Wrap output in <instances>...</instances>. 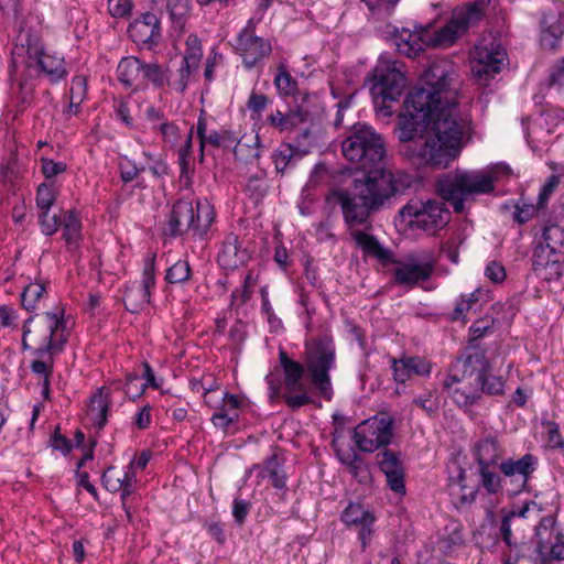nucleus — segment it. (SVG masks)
<instances>
[{"label":"nucleus","instance_id":"1","mask_svg":"<svg viewBox=\"0 0 564 564\" xmlns=\"http://www.w3.org/2000/svg\"><path fill=\"white\" fill-rule=\"evenodd\" d=\"M455 75L449 61H433L424 72L423 85L404 100L398 139L401 153L417 165L446 169L465 147L469 120L457 108Z\"/></svg>","mask_w":564,"mask_h":564},{"label":"nucleus","instance_id":"2","mask_svg":"<svg viewBox=\"0 0 564 564\" xmlns=\"http://www.w3.org/2000/svg\"><path fill=\"white\" fill-rule=\"evenodd\" d=\"M400 193V176L390 169L376 167L354 177L348 187L333 189L328 200H334L340 207L344 223L356 246L369 257L388 261L391 251L382 247L375 236L358 227L370 229L371 215L390 208Z\"/></svg>","mask_w":564,"mask_h":564},{"label":"nucleus","instance_id":"3","mask_svg":"<svg viewBox=\"0 0 564 564\" xmlns=\"http://www.w3.org/2000/svg\"><path fill=\"white\" fill-rule=\"evenodd\" d=\"M68 337L63 311L35 314L23 324L21 348L32 357L30 369L40 380L45 400L51 399L55 359L64 351Z\"/></svg>","mask_w":564,"mask_h":564},{"label":"nucleus","instance_id":"4","mask_svg":"<svg viewBox=\"0 0 564 564\" xmlns=\"http://www.w3.org/2000/svg\"><path fill=\"white\" fill-rule=\"evenodd\" d=\"M485 9L484 0L457 7L453 10L448 22L433 32L422 26L414 31L395 30L392 34L393 44L400 54L408 57L416 56L424 46L449 47L482 20Z\"/></svg>","mask_w":564,"mask_h":564},{"label":"nucleus","instance_id":"5","mask_svg":"<svg viewBox=\"0 0 564 564\" xmlns=\"http://www.w3.org/2000/svg\"><path fill=\"white\" fill-rule=\"evenodd\" d=\"M279 359L284 373L283 381L274 373H270L265 377L270 402L274 403L283 399L286 405L292 410L312 403L313 398L308 394L307 388L302 381L304 366L289 358L284 350H280Z\"/></svg>","mask_w":564,"mask_h":564},{"label":"nucleus","instance_id":"6","mask_svg":"<svg viewBox=\"0 0 564 564\" xmlns=\"http://www.w3.org/2000/svg\"><path fill=\"white\" fill-rule=\"evenodd\" d=\"M496 177L488 171H457L438 183V192L456 213H463L469 196L489 194Z\"/></svg>","mask_w":564,"mask_h":564},{"label":"nucleus","instance_id":"7","mask_svg":"<svg viewBox=\"0 0 564 564\" xmlns=\"http://www.w3.org/2000/svg\"><path fill=\"white\" fill-rule=\"evenodd\" d=\"M23 63L26 67H37L52 84L63 80L68 74L64 57L47 52L36 36H28L25 43L22 42L12 51V67L15 73Z\"/></svg>","mask_w":564,"mask_h":564},{"label":"nucleus","instance_id":"8","mask_svg":"<svg viewBox=\"0 0 564 564\" xmlns=\"http://www.w3.org/2000/svg\"><path fill=\"white\" fill-rule=\"evenodd\" d=\"M343 155L361 169L372 167L386 155L384 142L370 126L355 124L341 142Z\"/></svg>","mask_w":564,"mask_h":564},{"label":"nucleus","instance_id":"9","mask_svg":"<svg viewBox=\"0 0 564 564\" xmlns=\"http://www.w3.org/2000/svg\"><path fill=\"white\" fill-rule=\"evenodd\" d=\"M398 218L404 227L434 235L449 223L451 213L442 200L412 198L399 210Z\"/></svg>","mask_w":564,"mask_h":564},{"label":"nucleus","instance_id":"10","mask_svg":"<svg viewBox=\"0 0 564 564\" xmlns=\"http://www.w3.org/2000/svg\"><path fill=\"white\" fill-rule=\"evenodd\" d=\"M402 67V63L380 56L371 73L370 80L372 85L370 91L373 101L376 106L381 102V109H384L387 115L391 111L384 104L398 100L406 87V78Z\"/></svg>","mask_w":564,"mask_h":564},{"label":"nucleus","instance_id":"11","mask_svg":"<svg viewBox=\"0 0 564 564\" xmlns=\"http://www.w3.org/2000/svg\"><path fill=\"white\" fill-rule=\"evenodd\" d=\"M305 368L312 384L319 393L330 399L332 383L329 370L335 365V345L330 338L322 337L306 345Z\"/></svg>","mask_w":564,"mask_h":564},{"label":"nucleus","instance_id":"12","mask_svg":"<svg viewBox=\"0 0 564 564\" xmlns=\"http://www.w3.org/2000/svg\"><path fill=\"white\" fill-rule=\"evenodd\" d=\"M530 503L510 511L502 510L503 513L499 527V533L510 552H516V562L525 556V549L529 544V531L531 523L528 521Z\"/></svg>","mask_w":564,"mask_h":564},{"label":"nucleus","instance_id":"13","mask_svg":"<svg viewBox=\"0 0 564 564\" xmlns=\"http://www.w3.org/2000/svg\"><path fill=\"white\" fill-rule=\"evenodd\" d=\"M259 22V19H249L236 37L235 51L242 58V63L248 69L258 65L272 52L270 40L256 34Z\"/></svg>","mask_w":564,"mask_h":564},{"label":"nucleus","instance_id":"14","mask_svg":"<svg viewBox=\"0 0 564 564\" xmlns=\"http://www.w3.org/2000/svg\"><path fill=\"white\" fill-rule=\"evenodd\" d=\"M470 68L473 75L479 80L494 78L505 64L506 50L495 40H482L477 43L470 53Z\"/></svg>","mask_w":564,"mask_h":564},{"label":"nucleus","instance_id":"15","mask_svg":"<svg viewBox=\"0 0 564 564\" xmlns=\"http://www.w3.org/2000/svg\"><path fill=\"white\" fill-rule=\"evenodd\" d=\"M392 435V421L387 416H372L359 423L354 430L356 446L366 453H373L387 446Z\"/></svg>","mask_w":564,"mask_h":564},{"label":"nucleus","instance_id":"16","mask_svg":"<svg viewBox=\"0 0 564 564\" xmlns=\"http://www.w3.org/2000/svg\"><path fill=\"white\" fill-rule=\"evenodd\" d=\"M535 552L542 564L564 560V534L556 527L552 516L540 520L535 527Z\"/></svg>","mask_w":564,"mask_h":564},{"label":"nucleus","instance_id":"17","mask_svg":"<svg viewBox=\"0 0 564 564\" xmlns=\"http://www.w3.org/2000/svg\"><path fill=\"white\" fill-rule=\"evenodd\" d=\"M479 380L480 375L477 378H468L449 370L443 388L457 406L466 409L477 404L481 399Z\"/></svg>","mask_w":564,"mask_h":564},{"label":"nucleus","instance_id":"18","mask_svg":"<svg viewBox=\"0 0 564 564\" xmlns=\"http://www.w3.org/2000/svg\"><path fill=\"white\" fill-rule=\"evenodd\" d=\"M434 259L430 254L409 256L399 262L393 271L394 282L399 285L414 286L430 279L434 271Z\"/></svg>","mask_w":564,"mask_h":564},{"label":"nucleus","instance_id":"19","mask_svg":"<svg viewBox=\"0 0 564 564\" xmlns=\"http://www.w3.org/2000/svg\"><path fill=\"white\" fill-rule=\"evenodd\" d=\"M539 459L532 454H524L518 459L508 458L499 464V469L513 486V494L527 489L528 482L538 468Z\"/></svg>","mask_w":564,"mask_h":564},{"label":"nucleus","instance_id":"20","mask_svg":"<svg viewBox=\"0 0 564 564\" xmlns=\"http://www.w3.org/2000/svg\"><path fill=\"white\" fill-rule=\"evenodd\" d=\"M155 284V257H148L144 260L142 283L139 288H130L124 292L123 301L126 307L132 312H139L145 304L150 303L151 289Z\"/></svg>","mask_w":564,"mask_h":564},{"label":"nucleus","instance_id":"21","mask_svg":"<svg viewBox=\"0 0 564 564\" xmlns=\"http://www.w3.org/2000/svg\"><path fill=\"white\" fill-rule=\"evenodd\" d=\"M380 470L386 475L389 488L399 495L405 494L404 466L399 453L384 449L377 455Z\"/></svg>","mask_w":564,"mask_h":564},{"label":"nucleus","instance_id":"22","mask_svg":"<svg viewBox=\"0 0 564 564\" xmlns=\"http://www.w3.org/2000/svg\"><path fill=\"white\" fill-rule=\"evenodd\" d=\"M431 370V362L419 356H403L399 359H392L393 379L398 383H405L413 376L429 377Z\"/></svg>","mask_w":564,"mask_h":564},{"label":"nucleus","instance_id":"23","mask_svg":"<svg viewBox=\"0 0 564 564\" xmlns=\"http://www.w3.org/2000/svg\"><path fill=\"white\" fill-rule=\"evenodd\" d=\"M449 370L468 378H477L480 375L481 379L482 373L490 371V364L485 350L471 348L457 358Z\"/></svg>","mask_w":564,"mask_h":564},{"label":"nucleus","instance_id":"24","mask_svg":"<svg viewBox=\"0 0 564 564\" xmlns=\"http://www.w3.org/2000/svg\"><path fill=\"white\" fill-rule=\"evenodd\" d=\"M104 487L110 492L121 491V499H126L133 494L137 482V476L132 470L118 469L113 466L108 467L101 476Z\"/></svg>","mask_w":564,"mask_h":564},{"label":"nucleus","instance_id":"25","mask_svg":"<svg viewBox=\"0 0 564 564\" xmlns=\"http://www.w3.org/2000/svg\"><path fill=\"white\" fill-rule=\"evenodd\" d=\"M196 134L199 139V148L202 152L206 145L214 148H231L237 141V137L227 129L208 130L207 119L204 111L198 117Z\"/></svg>","mask_w":564,"mask_h":564},{"label":"nucleus","instance_id":"26","mask_svg":"<svg viewBox=\"0 0 564 564\" xmlns=\"http://www.w3.org/2000/svg\"><path fill=\"white\" fill-rule=\"evenodd\" d=\"M241 399L236 394L221 392V401L210 417L216 429L226 432L239 419Z\"/></svg>","mask_w":564,"mask_h":564},{"label":"nucleus","instance_id":"27","mask_svg":"<svg viewBox=\"0 0 564 564\" xmlns=\"http://www.w3.org/2000/svg\"><path fill=\"white\" fill-rule=\"evenodd\" d=\"M129 36L138 44L155 43L160 37V20L152 12H145L128 28Z\"/></svg>","mask_w":564,"mask_h":564},{"label":"nucleus","instance_id":"28","mask_svg":"<svg viewBox=\"0 0 564 564\" xmlns=\"http://www.w3.org/2000/svg\"><path fill=\"white\" fill-rule=\"evenodd\" d=\"M248 259V251L240 246L238 236L235 234L227 235L217 257L219 265L227 270H234L242 265Z\"/></svg>","mask_w":564,"mask_h":564},{"label":"nucleus","instance_id":"29","mask_svg":"<svg viewBox=\"0 0 564 564\" xmlns=\"http://www.w3.org/2000/svg\"><path fill=\"white\" fill-rule=\"evenodd\" d=\"M169 231L172 236L182 235L187 230L193 231L194 206L185 199L177 200L169 218Z\"/></svg>","mask_w":564,"mask_h":564},{"label":"nucleus","instance_id":"30","mask_svg":"<svg viewBox=\"0 0 564 564\" xmlns=\"http://www.w3.org/2000/svg\"><path fill=\"white\" fill-rule=\"evenodd\" d=\"M111 403L110 392L107 388H100L89 400L87 416L98 429H102L107 423V414Z\"/></svg>","mask_w":564,"mask_h":564},{"label":"nucleus","instance_id":"31","mask_svg":"<svg viewBox=\"0 0 564 564\" xmlns=\"http://www.w3.org/2000/svg\"><path fill=\"white\" fill-rule=\"evenodd\" d=\"M477 466H499L501 447L494 437H486L478 441L473 448Z\"/></svg>","mask_w":564,"mask_h":564},{"label":"nucleus","instance_id":"32","mask_svg":"<svg viewBox=\"0 0 564 564\" xmlns=\"http://www.w3.org/2000/svg\"><path fill=\"white\" fill-rule=\"evenodd\" d=\"M143 62L134 56L122 58L117 67V75L123 85L141 86L142 85Z\"/></svg>","mask_w":564,"mask_h":564},{"label":"nucleus","instance_id":"33","mask_svg":"<svg viewBox=\"0 0 564 564\" xmlns=\"http://www.w3.org/2000/svg\"><path fill=\"white\" fill-rule=\"evenodd\" d=\"M234 154L237 160L252 163L260 156V141L258 134H245L234 145Z\"/></svg>","mask_w":564,"mask_h":564},{"label":"nucleus","instance_id":"34","mask_svg":"<svg viewBox=\"0 0 564 564\" xmlns=\"http://www.w3.org/2000/svg\"><path fill=\"white\" fill-rule=\"evenodd\" d=\"M465 481L466 471L465 469L459 468L457 477L452 479L448 484V490L455 502H459L460 505H470L476 499L477 490L468 488Z\"/></svg>","mask_w":564,"mask_h":564},{"label":"nucleus","instance_id":"35","mask_svg":"<svg viewBox=\"0 0 564 564\" xmlns=\"http://www.w3.org/2000/svg\"><path fill=\"white\" fill-rule=\"evenodd\" d=\"M63 239L69 250H76L82 240V221L74 210H69L65 215Z\"/></svg>","mask_w":564,"mask_h":564},{"label":"nucleus","instance_id":"36","mask_svg":"<svg viewBox=\"0 0 564 564\" xmlns=\"http://www.w3.org/2000/svg\"><path fill=\"white\" fill-rule=\"evenodd\" d=\"M541 41L545 47L554 48L563 34V28L555 15H543Z\"/></svg>","mask_w":564,"mask_h":564},{"label":"nucleus","instance_id":"37","mask_svg":"<svg viewBox=\"0 0 564 564\" xmlns=\"http://www.w3.org/2000/svg\"><path fill=\"white\" fill-rule=\"evenodd\" d=\"M214 210L209 203L206 200L197 202L196 207L194 208V234L198 236L206 234L214 221Z\"/></svg>","mask_w":564,"mask_h":564},{"label":"nucleus","instance_id":"38","mask_svg":"<svg viewBox=\"0 0 564 564\" xmlns=\"http://www.w3.org/2000/svg\"><path fill=\"white\" fill-rule=\"evenodd\" d=\"M499 466H477L479 486L489 495H495L501 489V478L497 473Z\"/></svg>","mask_w":564,"mask_h":564},{"label":"nucleus","instance_id":"39","mask_svg":"<svg viewBox=\"0 0 564 564\" xmlns=\"http://www.w3.org/2000/svg\"><path fill=\"white\" fill-rule=\"evenodd\" d=\"M45 294L46 289L44 284L40 282H33L28 284L21 294V302L23 307L26 311L37 310Z\"/></svg>","mask_w":564,"mask_h":564},{"label":"nucleus","instance_id":"40","mask_svg":"<svg viewBox=\"0 0 564 564\" xmlns=\"http://www.w3.org/2000/svg\"><path fill=\"white\" fill-rule=\"evenodd\" d=\"M539 243H543L544 247L550 249L561 251V248L564 247V228L556 224L545 225Z\"/></svg>","mask_w":564,"mask_h":564},{"label":"nucleus","instance_id":"41","mask_svg":"<svg viewBox=\"0 0 564 564\" xmlns=\"http://www.w3.org/2000/svg\"><path fill=\"white\" fill-rule=\"evenodd\" d=\"M260 476L269 478L274 488L282 489L285 487V476L276 457H271L264 462L261 467Z\"/></svg>","mask_w":564,"mask_h":564},{"label":"nucleus","instance_id":"42","mask_svg":"<svg viewBox=\"0 0 564 564\" xmlns=\"http://www.w3.org/2000/svg\"><path fill=\"white\" fill-rule=\"evenodd\" d=\"M166 9L176 29L183 30L189 13V0H167Z\"/></svg>","mask_w":564,"mask_h":564},{"label":"nucleus","instance_id":"43","mask_svg":"<svg viewBox=\"0 0 564 564\" xmlns=\"http://www.w3.org/2000/svg\"><path fill=\"white\" fill-rule=\"evenodd\" d=\"M196 69L197 67H192L191 64L182 61L176 73L171 75V78L167 79V85L175 91L184 93L188 86L192 74Z\"/></svg>","mask_w":564,"mask_h":564},{"label":"nucleus","instance_id":"44","mask_svg":"<svg viewBox=\"0 0 564 564\" xmlns=\"http://www.w3.org/2000/svg\"><path fill=\"white\" fill-rule=\"evenodd\" d=\"M561 256H563L561 251L544 247L543 243H538L532 256L533 271L536 272L541 269H545V265H547L552 260L560 258Z\"/></svg>","mask_w":564,"mask_h":564},{"label":"nucleus","instance_id":"45","mask_svg":"<svg viewBox=\"0 0 564 564\" xmlns=\"http://www.w3.org/2000/svg\"><path fill=\"white\" fill-rule=\"evenodd\" d=\"M373 517V514L365 510L359 503H349L341 513V520L347 525H359L366 522V519Z\"/></svg>","mask_w":564,"mask_h":564},{"label":"nucleus","instance_id":"46","mask_svg":"<svg viewBox=\"0 0 564 564\" xmlns=\"http://www.w3.org/2000/svg\"><path fill=\"white\" fill-rule=\"evenodd\" d=\"M274 85L279 93L284 96H290L296 90V82L288 72L284 64L278 66V73L274 77Z\"/></svg>","mask_w":564,"mask_h":564},{"label":"nucleus","instance_id":"47","mask_svg":"<svg viewBox=\"0 0 564 564\" xmlns=\"http://www.w3.org/2000/svg\"><path fill=\"white\" fill-rule=\"evenodd\" d=\"M545 208L546 207H540V200L534 205L528 204L521 199L514 206L513 220L519 225H523L533 219L540 210Z\"/></svg>","mask_w":564,"mask_h":564},{"label":"nucleus","instance_id":"48","mask_svg":"<svg viewBox=\"0 0 564 564\" xmlns=\"http://www.w3.org/2000/svg\"><path fill=\"white\" fill-rule=\"evenodd\" d=\"M147 82L155 87H163L167 83L165 70L155 63L144 64L142 69V85Z\"/></svg>","mask_w":564,"mask_h":564},{"label":"nucleus","instance_id":"49","mask_svg":"<svg viewBox=\"0 0 564 564\" xmlns=\"http://www.w3.org/2000/svg\"><path fill=\"white\" fill-rule=\"evenodd\" d=\"M186 47L184 52V56L182 58L183 62L191 64L192 67H197L199 65L203 51H202V44L199 39L191 34L186 39Z\"/></svg>","mask_w":564,"mask_h":564},{"label":"nucleus","instance_id":"50","mask_svg":"<svg viewBox=\"0 0 564 564\" xmlns=\"http://www.w3.org/2000/svg\"><path fill=\"white\" fill-rule=\"evenodd\" d=\"M481 394L500 395L505 392L506 382L502 377L490 375L489 371L482 373L479 380Z\"/></svg>","mask_w":564,"mask_h":564},{"label":"nucleus","instance_id":"51","mask_svg":"<svg viewBox=\"0 0 564 564\" xmlns=\"http://www.w3.org/2000/svg\"><path fill=\"white\" fill-rule=\"evenodd\" d=\"M191 276V268L187 261L178 260L166 270L165 280L169 283H183Z\"/></svg>","mask_w":564,"mask_h":564},{"label":"nucleus","instance_id":"52","mask_svg":"<svg viewBox=\"0 0 564 564\" xmlns=\"http://www.w3.org/2000/svg\"><path fill=\"white\" fill-rule=\"evenodd\" d=\"M294 158V149L289 144L278 148L272 155V160L276 172L284 173L292 164Z\"/></svg>","mask_w":564,"mask_h":564},{"label":"nucleus","instance_id":"53","mask_svg":"<svg viewBox=\"0 0 564 564\" xmlns=\"http://www.w3.org/2000/svg\"><path fill=\"white\" fill-rule=\"evenodd\" d=\"M564 273V256H561L557 259L552 260L545 269H541L535 272V274L542 278L545 281H556Z\"/></svg>","mask_w":564,"mask_h":564},{"label":"nucleus","instance_id":"54","mask_svg":"<svg viewBox=\"0 0 564 564\" xmlns=\"http://www.w3.org/2000/svg\"><path fill=\"white\" fill-rule=\"evenodd\" d=\"M478 296L476 292H473L468 295H462L459 300L456 302V306L454 308L452 319L459 321L465 318V314L469 312L474 305L477 303Z\"/></svg>","mask_w":564,"mask_h":564},{"label":"nucleus","instance_id":"55","mask_svg":"<svg viewBox=\"0 0 564 564\" xmlns=\"http://www.w3.org/2000/svg\"><path fill=\"white\" fill-rule=\"evenodd\" d=\"M55 202V192L52 186L46 184H41L37 188L36 193V206L37 208L43 210H50L52 205Z\"/></svg>","mask_w":564,"mask_h":564},{"label":"nucleus","instance_id":"56","mask_svg":"<svg viewBox=\"0 0 564 564\" xmlns=\"http://www.w3.org/2000/svg\"><path fill=\"white\" fill-rule=\"evenodd\" d=\"M120 170V178L124 183L132 182L140 173L145 171V166H137V164L130 160L124 158L119 163Z\"/></svg>","mask_w":564,"mask_h":564},{"label":"nucleus","instance_id":"57","mask_svg":"<svg viewBox=\"0 0 564 564\" xmlns=\"http://www.w3.org/2000/svg\"><path fill=\"white\" fill-rule=\"evenodd\" d=\"M347 468L349 474L360 484H365L370 479L368 465L359 455L352 459V463Z\"/></svg>","mask_w":564,"mask_h":564},{"label":"nucleus","instance_id":"58","mask_svg":"<svg viewBox=\"0 0 564 564\" xmlns=\"http://www.w3.org/2000/svg\"><path fill=\"white\" fill-rule=\"evenodd\" d=\"M87 93V80L85 76L78 75L75 76L72 80L70 89H69V99H72L73 104H82L86 97Z\"/></svg>","mask_w":564,"mask_h":564},{"label":"nucleus","instance_id":"59","mask_svg":"<svg viewBox=\"0 0 564 564\" xmlns=\"http://www.w3.org/2000/svg\"><path fill=\"white\" fill-rule=\"evenodd\" d=\"M145 390V384H142L140 377L135 373H130L127 376V381L123 386L124 394L134 400L140 397Z\"/></svg>","mask_w":564,"mask_h":564},{"label":"nucleus","instance_id":"60","mask_svg":"<svg viewBox=\"0 0 564 564\" xmlns=\"http://www.w3.org/2000/svg\"><path fill=\"white\" fill-rule=\"evenodd\" d=\"M560 183L561 175L558 174H552L547 177L545 183L542 185L538 196V200H540V207H546L549 198L554 193Z\"/></svg>","mask_w":564,"mask_h":564},{"label":"nucleus","instance_id":"61","mask_svg":"<svg viewBox=\"0 0 564 564\" xmlns=\"http://www.w3.org/2000/svg\"><path fill=\"white\" fill-rule=\"evenodd\" d=\"M41 230L46 236H52L58 230L61 225L56 215H50V210H43L39 215Z\"/></svg>","mask_w":564,"mask_h":564},{"label":"nucleus","instance_id":"62","mask_svg":"<svg viewBox=\"0 0 564 564\" xmlns=\"http://www.w3.org/2000/svg\"><path fill=\"white\" fill-rule=\"evenodd\" d=\"M132 0H108V11L113 18H123L132 10Z\"/></svg>","mask_w":564,"mask_h":564},{"label":"nucleus","instance_id":"63","mask_svg":"<svg viewBox=\"0 0 564 564\" xmlns=\"http://www.w3.org/2000/svg\"><path fill=\"white\" fill-rule=\"evenodd\" d=\"M547 132H552L560 122L564 121V110L557 107L545 109L542 115Z\"/></svg>","mask_w":564,"mask_h":564},{"label":"nucleus","instance_id":"64","mask_svg":"<svg viewBox=\"0 0 564 564\" xmlns=\"http://www.w3.org/2000/svg\"><path fill=\"white\" fill-rule=\"evenodd\" d=\"M549 84L550 86L558 87L564 85V57L556 61L551 67Z\"/></svg>","mask_w":564,"mask_h":564}]
</instances>
